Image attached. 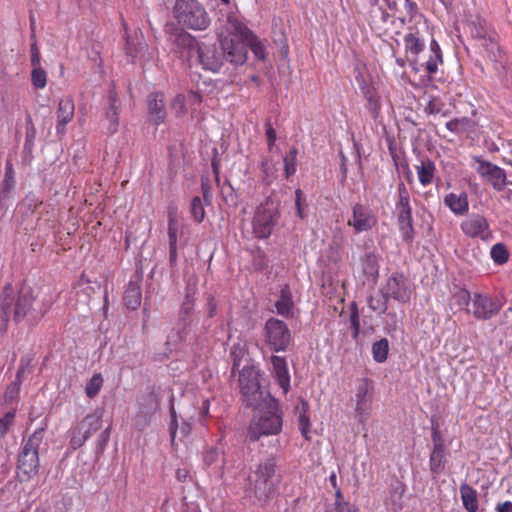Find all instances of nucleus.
<instances>
[{"label": "nucleus", "mask_w": 512, "mask_h": 512, "mask_svg": "<svg viewBox=\"0 0 512 512\" xmlns=\"http://www.w3.org/2000/svg\"><path fill=\"white\" fill-rule=\"evenodd\" d=\"M88 439L89 438L86 437V435L83 432H79L76 426L72 431L70 445L74 450H76L82 447Z\"/></svg>", "instance_id": "53"}, {"label": "nucleus", "mask_w": 512, "mask_h": 512, "mask_svg": "<svg viewBox=\"0 0 512 512\" xmlns=\"http://www.w3.org/2000/svg\"><path fill=\"white\" fill-rule=\"evenodd\" d=\"M201 189L203 194V200L205 201L206 205H209L212 201V193L209 184L204 180L201 183Z\"/></svg>", "instance_id": "63"}, {"label": "nucleus", "mask_w": 512, "mask_h": 512, "mask_svg": "<svg viewBox=\"0 0 512 512\" xmlns=\"http://www.w3.org/2000/svg\"><path fill=\"white\" fill-rule=\"evenodd\" d=\"M384 322H385L386 328L389 331H396L398 329L401 321L397 317L396 313H387Z\"/></svg>", "instance_id": "56"}, {"label": "nucleus", "mask_w": 512, "mask_h": 512, "mask_svg": "<svg viewBox=\"0 0 512 512\" xmlns=\"http://www.w3.org/2000/svg\"><path fill=\"white\" fill-rule=\"evenodd\" d=\"M468 123V119L467 118H461V119H453V120H450L446 123V128L453 132V133H456V134H460L465 125Z\"/></svg>", "instance_id": "54"}, {"label": "nucleus", "mask_w": 512, "mask_h": 512, "mask_svg": "<svg viewBox=\"0 0 512 512\" xmlns=\"http://www.w3.org/2000/svg\"><path fill=\"white\" fill-rule=\"evenodd\" d=\"M39 204H41L39 199L35 195L30 194L27 195L25 199L22 201V203L20 204V208L24 207L27 208L29 211L34 212Z\"/></svg>", "instance_id": "55"}, {"label": "nucleus", "mask_w": 512, "mask_h": 512, "mask_svg": "<svg viewBox=\"0 0 512 512\" xmlns=\"http://www.w3.org/2000/svg\"><path fill=\"white\" fill-rule=\"evenodd\" d=\"M265 411H259L250 422L248 436L251 441H257L261 436L277 435L282 429V412L273 398L262 402Z\"/></svg>", "instance_id": "4"}, {"label": "nucleus", "mask_w": 512, "mask_h": 512, "mask_svg": "<svg viewBox=\"0 0 512 512\" xmlns=\"http://www.w3.org/2000/svg\"><path fill=\"white\" fill-rule=\"evenodd\" d=\"M262 181L265 185H271L277 178L276 165L268 159L261 162Z\"/></svg>", "instance_id": "38"}, {"label": "nucleus", "mask_w": 512, "mask_h": 512, "mask_svg": "<svg viewBox=\"0 0 512 512\" xmlns=\"http://www.w3.org/2000/svg\"><path fill=\"white\" fill-rule=\"evenodd\" d=\"M175 49L189 64H199L204 70L218 72L223 64V56L214 45L199 43L191 34L181 32L176 35Z\"/></svg>", "instance_id": "2"}, {"label": "nucleus", "mask_w": 512, "mask_h": 512, "mask_svg": "<svg viewBox=\"0 0 512 512\" xmlns=\"http://www.w3.org/2000/svg\"><path fill=\"white\" fill-rule=\"evenodd\" d=\"M271 372L277 380L284 393H287L290 388V374L287 362L284 357L272 355L270 358Z\"/></svg>", "instance_id": "22"}, {"label": "nucleus", "mask_w": 512, "mask_h": 512, "mask_svg": "<svg viewBox=\"0 0 512 512\" xmlns=\"http://www.w3.org/2000/svg\"><path fill=\"white\" fill-rule=\"evenodd\" d=\"M471 33L473 36L483 39V46L485 47L487 55L491 61L496 63L502 61L503 54L498 43L492 37L486 38V32L482 27L480 29H476V31H471Z\"/></svg>", "instance_id": "28"}, {"label": "nucleus", "mask_w": 512, "mask_h": 512, "mask_svg": "<svg viewBox=\"0 0 512 512\" xmlns=\"http://www.w3.org/2000/svg\"><path fill=\"white\" fill-rule=\"evenodd\" d=\"M406 492V485L399 479H394L389 485L388 496L385 500L386 506L393 512H399L403 508V496Z\"/></svg>", "instance_id": "23"}, {"label": "nucleus", "mask_w": 512, "mask_h": 512, "mask_svg": "<svg viewBox=\"0 0 512 512\" xmlns=\"http://www.w3.org/2000/svg\"><path fill=\"white\" fill-rule=\"evenodd\" d=\"M444 204L455 215H464L469 210L468 195L466 192L459 194L449 193L444 197Z\"/></svg>", "instance_id": "27"}, {"label": "nucleus", "mask_w": 512, "mask_h": 512, "mask_svg": "<svg viewBox=\"0 0 512 512\" xmlns=\"http://www.w3.org/2000/svg\"><path fill=\"white\" fill-rule=\"evenodd\" d=\"M45 427L36 429L24 442L19 455L17 469L21 481L34 477L40 467L39 447L44 439Z\"/></svg>", "instance_id": "5"}, {"label": "nucleus", "mask_w": 512, "mask_h": 512, "mask_svg": "<svg viewBox=\"0 0 512 512\" xmlns=\"http://www.w3.org/2000/svg\"><path fill=\"white\" fill-rule=\"evenodd\" d=\"M354 409V419L365 429L372 415L374 401V384L368 378L358 379L350 399Z\"/></svg>", "instance_id": "7"}, {"label": "nucleus", "mask_w": 512, "mask_h": 512, "mask_svg": "<svg viewBox=\"0 0 512 512\" xmlns=\"http://www.w3.org/2000/svg\"><path fill=\"white\" fill-rule=\"evenodd\" d=\"M404 47L411 69L419 72V57L424 52L425 43L416 33H407L404 38Z\"/></svg>", "instance_id": "20"}, {"label": "nucleus", "mask_w": 512, "mask_h": 512, "mask_svg": "<svg viewBox=\"0 0 512 512\" xmlns=\"http://www.w3.org/2000/svg\"><path fill=\"white\" fill-rule=\"evenodd\" d=\"M496 512H512V502L504 501L502 503H498L496 508Z\"/></svg>", "instance_id": "64"}, {"label": "nucleus", "mask_w": 512, "mask_h": 512, "mask_svg": "<svg viewBox=\"0 0 512 512\" xmlns=\"http://www.w3.org/2000/svg\"><path fill=\"white\" fill-rule=\"evenodd\" d=\"M302 199H303V193H302L301 189H297L295 191V205H296L297 215L301 219H304L306 217V215L301 206Z\"/></svg>", "instance_id": "59"}, {"label": "nucleus", "mask_w": 512, "mask_h": 512, "mask_svg": "<svg viewBox=\"0 0 512 512\" xmlns=\"http://www.w3.org/2000/svg\"><path fill=\"white\" fill-rule=\"evenodd\" d=\"M116 94L113 91L109 93V103L110 107L106 112V118L109 121L108 131L110 134H113L117 131L118 127V109L116 106Z\"/></svg>", "instance_id": "36"}, {"label": "nucleus", "mask_w": 512, "mask_h": 512, "mask_svg": "<svg viewBox=\"0 0 512 512\" xmlns=\"http://www.w3.org/2000/svg\"><path fill=\"white\" fill-rule=\"evenodd\" d=\"M102 412L97 410L88 414L78 425L79 432L90 438L101 426Z\"/></svg>", "instance_id": "29"}, {"label": "nucleus", "mask_w": 512, "mask_h": 512, "mask_svg": "<svg viewBox=\"0 0 512 512\" xmlns=\"http://www.w3.org/2000/svg\"><path fill=\"white\" fill-rule=\"evenodd\" d=\"M19 389H20L19 384L15 383V382L11 383L7 387V390L5 393V398L7 400H13L16 397V395L19 393Z\"/></svg>", "instance_id": "62"}, {"label": "nucleus", "mask_w": 512, "mask_h": 512, "mask_svg": "<svg viewBox=\"0 0 512 512\" xmlns=\"http://www.w3.org/2000/svg\"><path fill=\"white\" fill-rule=\"evenodd\" d=\"M474 161L477 163V166L475 167L476 171L494 189L502 191L506 187L507 177L504 169L489 161L481 159L480 157H475Z\"/></svg>", "instance_id": "14"}, {"label": "nucleus", "mask_w": 512, "mask_h": 512, "mask_svg": "<svg viewBox=\"0 0 512 512\" xmlns=\"http://www.w3.org/2000/svg\"><path fill=\"white\" fill-rule=\"evenodd\" d=\"M461 231L469 238H479L483 241L492 239V231L487 219L478 213L467 216L460 224Z\"/></svg>", "instance_id": "13"}, {"label": "nucleus", "mask_w": 512, "mask_h": 512, "mask_svg": "<svg viewBox=\"0 0 512 512\" xmlns=\"http://www.w3.org/2000/svg\"><path fill=\"white\" fill-rule=\"evenodd\" d=\"M364 272L369 275L378 273L377 259L374 254H367L363 259Z\"/></svg>", "instance_id": "52"}, {"label": "nucleus", "mask_w": 512, "mask_h": 512, "mask_svg": "<svg viewBox=\"0 0 512 512\" xmlns=\"http://www.w3.org/2000/svg\"><path fill=\"white\" fill-rule=\"evenodd\" d=\"M239 388L243 401L251 407L260 408L262 402L270 398L260 387L259 370L253 365H245L239 372Z\"/></svg>", "instance_id": "9"}, {"label": "nucleus", "mask_w": 512, "mask_h": 512, "mask_svg": "<svg viewBox=\"0 0 512 512\" xmlns=\"http://www.w3.org/2000/svg\"><path fill=\"white\" fill-rule=\"evenodd\" d=\"M277 314L283 317H290L293 310V301L288 286L281 289L280 297L275 303Z\"/></svg>", "instance_id": "34"}, {"label": "nucleus", "mask_w": 512, "mask_h": 512, "mask_svg": "<svg viewBox=\"0 0 512 512\" xmlns=\"http://www.w3.org/2000/svg\"><path fill=\"white\" fill-rule=\"evenodd\" d=\"M185 96L188 111H191L192 113L196 112L202 103V96L193 90L188 91Z\"/></svg>", "instance_id": "50"}, {"label": "nucleus", "mask_w": 512, "mask_h": 512, "mask_svg": "<svg viewBox=\"0 0 512 512\" xmlns=\"http://www.w3.org/2000/svg\"><path fill=\"white\" fill-rule=\"evenodd\" d=\"M51 299L37 301L28 287H22L15 296L11 285H6L0 296V330L6 332L10 316L16 323L40 319L50 309Z\"/></svg>", "instance_id": "1"}, {"label": "nucleus", "mask_w": 512, "mask_h": 512, "mask_svg": "<svg viewBox=\"0 0 512 512\" xmlns=\"http://www.w3.org/2000/svg\"><path fill=\"white\" fill-rule=\"evenodd\" d=\"M190 212L193 219L200 223L204 220L205 210L203 200L199 196H195L191 201Z\"/></svg>", "instance_id": "47"}, {"label": "nucleus", "mask_w": 512, "mask_h": 512, "mask_svg": "<svg viewBox=\"0 0 512 512\" xmlns=\"http://www.w3.org/2000/svg\"><path fill=\"white\" fill-rule=\"evenodd\" d=\"M472 294L466 289H460L454 293L452 297V304L459 309H469L471 306Z\"/></svg>", "instance_id": "42"}, {"label": "nucleus", "mask_w": 512, "mask_h": 512, "mask_svg": "<svg viewBox=\"0 0 512 512\" xmlns=\"http://www.w3.org/2000/svg\"><path fill=\"white\" fill-rule=\"evenodd\" d=\"M194 311V299L187 293L185 300L183 301L180 311H179V320H178V338L179 340L184 339V335L187 333L191 326V315Z\"/></svg>", "instance_id": "25"}, {"label": "nucleus", "mask_w": 512, "mask_h": 512, "mask_svg": "<svg viewBox=\"0 0 512 512\" xmlns=\"http://www.w3.org/2000/svg\"><path fill=\"white\" fill-rule=\"evenodd\" d=\"M443 63L441 48L435 39H432L427 52L421 53L419 57V72L425 70L428 76L437 73L438 67Z\"/></svg>", "instance_id": "18"}, {"label": "nucleus", "mask_w": 512, "mask_h": 512, "mask_svg": "<svg viewBox=\"0 0 512 512\" xmlns=\"http://www.w3.org/2000/svg\"><path fill=\"white\" fill-rule=\"evenodd\" d=\"M171 108L178 116L186 114L188 112V107L186 104L185 94L176 95L172 101Z\"/></svg>", "instance_id": "51"}, {"label": "nucleus", "mask_w": 512, "mask_h": 512, "mask_svg": "<svg viewBox=\"0 0 512 512\" xmlns=\"http://www.w3.org/2000/svg\"><path fill=\"white\" fill-rule=\"evenodd\" d=\"M278 220L277 210L273 205H261L256 209L252 220L253 234L256 238H268Z\"/></svg>", "instance_id": "12"}, {"label": "nucleus", "mask_w": 512, "mask_h": 512, "mask_svg": "<svg viewBox=\"0 0 512 512\" xmlns=\"http://www.w3.org/2000/svg\"><path fill=\"white\" fill-rule=\"evenodd\" d=\"M350 327L352 328V337L354 339H357L359 333H360V318H359V312L357 309V306L355 303L351 305L350 308Z\"/></svg>", "instance_id": "48"}, {"label": "nucleus", "mask_w": 512, "mask_h": 512, "mask_svg": "<svg viewBox=\"0 0 512 512\" xmlns=\"http://www.w3.org/2000/svg\"><path fill=\"white\" fill-rule=\"evenodd\" d=\"M103 383V376L100 373H95L85 387L86 396L90 399L95 398L102 389Z\"/></svg>", "instance_id": "39"}, {"label": "nucleus", "mask_w": 512, "mask_h": 512, "mask_svg": "<svg viewBox=\"0 0 512 512\" xmlns=\"http://www.w3.org/2000/svg\"><path fill=\"white\" fill-rule=\"evenodd\" d=\"M388 298L382 291L381 295L371 296L368 300L369 308L377 313H385L387 310Z\"/></svg>", "instance_id": "46"}, {"label": "nucleus", "mask_w": 512, "mask_h": 512, "mask_svg": "<svg viewBox=\"0 0 512 512\" xmlns=\"http://www.w3.org/2000/svg\"><path fill=\"white\" fill-rule=\"evenodd\" d=\"M218 36L223 59L235 65L244 64L248 53L247 39H250L251 31L236 16H228Z\"/></svg>", "instance_id": "3"}, {"label": "nucleus", "mask_w": 512, "mask_h": 512, "mask_svg": "<svg viewBox=\"0 0 512 512\" xmlns=\"http://www.w3.org/2000/svg\"><path fill=\"white\" fill-rule=\"evenodd\" d=\"M279 483L280 475L276 472L275 458L261 460L253 471L255 494L259 498H268L276 492Z\"/></svg>", "instance_id": "8"}, {"label": "nucleus", "mask_w": 512, "mask_h": 512, "mask_svg": "<svg viewBox=\"0 0 512 512\" xmlns=\"http://www.w3.org/2000/svg\"><path fill=\"white\" fill-rule=\"evenodd\" d=\"M382 291L388 299L391 298L401 303L408 302L411 297L410 286L402 274L391 275Z\"/></svg>", "instance_id": "17"}, {"label": "nucleus", "mask_w": 512, "mask_h": 512, "mask_svg": "<svg viewBox=\"0 0 512 512\" xmlns=\"http://www.w3.org/2000/svg\"><path fill=\"white\" fill-rule=\"evenodd\" d=\"M31 82L36 89H43L47 84V73L40 66H32Z\"/></svg>", "instance_id": "43"}, {"label": "nucleus", "mask_w": 512, "mask_h": 512, "mask_svg": "<svg viewBox=\"0 0 512 512\" xmlns=\"http://www.w3.org/2000/svg\"><path fill=\"white\" fill-rule=\"evenodd\" d=\"M418 180L424 187L430 185L435 176L436 166L435 163L429 159L421 160L418 165H415Z\"/></svg>", "instance_id": "31"}, {"label": "nucleus", "mask_w": 512, "mask_h": 512, "mask_svg": "<svg viewBox=\"0 0 512 512\" xmlns=\"http://www.w3.org/2000/svg\"><path fill=\"white\" fill-rule=\"evenodd\" d=\"M250 47L251 51L258 59L265 58V48L263 44L257 39L256 36L251 32L250 39H247V47Z\"/></svg>", "instance_id": "49"}, {"label": "nucleus", "mask_w": 512, "mask_h": 512, "mask_svg": "<svg viewBox=\"0 0 512 512\" xmlns=\"http://www.w3.org/2000/svg\"><path fill=\"white\" fill-rule=\"evenodd\" d=\"M446 465V453L442 439H435V445H433L432 452L430 454L429 466L432 474L440 475Z\"/></svg>", "instance_id": "26"}, {"label": "nucleus", "mask_w": 512, "mask_h": 512, "mask_svg": "<svg viewBox=\"0 0 512 512\" xmlns=\"http://www.w3.org/2000/svg\"><path fill=\"white\" fill-rule=\"evenodd\" d=\"M124 301L128 309L136 310L141 304V290L136 283H129L125 293Z\"/></svg>", "instance_id": "35"}, {"label": "nucleus", "mask_w": 512, "mask_h": 512, "mask_svg": "<svg viewBox=\"0 0 512 512\" xmlns=\"http://www.w3.org/2000/svg\"><path fill=\"white\" fill-rule=\"evenodd\" d=\"M75 114V104L71 96L62 97L56 109V134L62 137L66 133V126L72 121Z\"/></svg>", "instance_id": "19"}, {"label": "nucleus", "mask_w": 512, "mask_h": 512, "mask_svg": "<svg viewBox=\"0 0 512 512\" xmlns=\"http://www.w3.org/2000/svg\"><path fill=\"white\" fill-rule=\"evenodd\" d=\"M266 137H267V141H268V148H269V150H271L275 144L277 137H276V131L273 129V127L270 123L266 124Z\"/></svg>", "instance_id": "60"}, {"label": "nucleus", "mask_w": 512, "mask_h": 512, "mask_svg": "<svg viewBox=\"0 0 512 512\" xmlns=\"http://www.w3.org/2000/svg\"><path fill=\"white\" fill-rule=\"evenodd\" d=\"M246 355V347L245 344L241 341L234 343L230 350V357L233 360L232 372L234 373L236 369L240 367V364L243 358Z\"/></svg>", "instance_id": "40"}, {"label": "nucleus", "mask_w": 512, "mask_h": 512, "mask_svg": "<svg viewBox=\"0 0 512 512\" xmlns=\"http://www.w3.org/2000/svg\"><path fill=\"white\" fill-rule=\"evenodd\" d=\"M220 452L216 448H212L208 450L204 455V462L207 466H211L216 464L218 459L220 458Z\"/></svg>", "instance_id": "57"}, {"label": "nucleus", "mask_w": 512, "mask_h": 512, "mask_svg": "<svg viewBox=\"0 0 512 512\" xmlns=\"http://www.w3.org/2000/svg\"><path fill=\"white\" fill-rule=\"evenodd\" d=\"M126 49H127V53L133 58H137L138 57V52L140 50H142L144 48V46L142 44H139V49L133 44V42L130 40L129 37H127L126 39Z\"/></svg>", "instance_id": "61"}, {"label": "nucleus", "mask_w": 512, "mask_h": 512, "mask_svg": "<svg viewBox=\"0 0 512 512\" xmlns=\"http://www.w3.org/2000/svg\"><path fill=\"white\" fill-rule=\"evenodd\" d=\"M168 239L169 244H177L178 233L181 227V222L178 216V208L174 205L169 206L168 211Z\"/></svg>", "instance_id": "32"}, {"label": "nucleus", "mask_w": 512, "mask_h": 512, "mask_svg": "<svg viewBox=\"0 0 512 512\" xmlns=\"http://www.w3.org/2000/svg\"><path fill=\"white\" fill-rule=\"evenodd\" d=\"M171 420L169 424V431L171 442L174 445L176 440H183L187 436H189L192 429V422L190 419L181 418V423L178 422V416L175 411L174 405L172 404L170 407Z\"/></svg>", "instance_id": "21"}, {"label": "nucleus", "mask_w": 512, "mask_h": 512, "mask_svg": "<svg viewBox=\"0 0 512 512\" xmlns=\"http://www.w3.org/2000/svg\"><path fill=\"white\" fill-rule=\"evenodd\" d=\"M398 200L395 204L397 223L402 240L411 243L414 239V227L412 220V208L410 205V195L404 183H399L397 187Z\"/></svg>", "instance_id": "10"}, {"label": "nucleus", "mask_w": 512, "mask_h": 512, "mask_svg": "<svg viewBox=\"0 0 512 512\" xmlns=\"http://www.w3.org/2000/svg\"><path fill=\"white\" fill-rule=\"evenodd\" d=\"M31 52V65L32 66H40L41 65V55L40 51L37 47L36 42H33L30 47Z\"/></svg>", "instance_id": "58"}, {"label": "nucleus", "mask_w": 512, "mask_h": 512, "mask_svg": "<svg viewBox=\"0 0 512 512\" xmlns=\"http://www.w3.org/2000/svg\"><path fill=\"white\" fill-rule=\"evenodd\" d=\"M490 256L494 263L503 265L509 259V253L506 246L502 243H497L492 246Z\"/></svg>", "instance_id": "41"}, {"label": "nucleus", "mask_w": 512, "mask_h": 512, "mask_svg": "<svg viewBox=\"0 0 512 512\" xmlns=\"http://www.w3.org/2000/svg\"><path fill=\"white\" fill-rule=\"evenodd\" d=\"M174 17L183 27L192 30H205L210 19L204 7L197 0H176Z\"/></svg>", "instance_id": "6"}, {"label": "nucleus", "mask_w": 512, "mask_h": 512, "mask_svg": "<svg viewBox=\"0 0 512 512\" xmlns=\"http://www.w3.org/2000/svg\"><path fill=\"white\" fill-rule=\"evenodd\" d=\"M377 222V216L369 206L357 203L352 207V216L348 220V225L353 227L356 233L370 231Z\"/></svg>", "instance_id": "16"}, {"label": "nucleus", "mask_w": 512, "mask_h": 512, "mask_svg": "<svg viewBox=\"0 0 512 512\" xmlns=\"http://www.w3.org/2000/svg\"><path fill=\"white\" fill-rule=\"evenodd\" d=\"M16 417V411L10 410L0 417V439L6 437L8 432L14 426Z\"/></svg>", "instance_id": "45"}, {"label": "nucleus", "mask_w": 512, "mask_h": 512, "mask_svg": "<svg viewBox=\"0 0 512 512\" xmlns=\"http://www.w3.org/2000/svg\"><path fill=\"white\" fill-rule=\"evenodd\" d=\"M389 353V342L386 338H382L372 345V356L377 363H383L387 360Z\"/></svg>", "instance_id": "37"}, {"label": "nucleus", "mask_w": 512, "mask_h": 512, "mask_svg": "<svg viewBox=\"0 0 512 512\" xmlns=\"http://www.w3.org/2000/svg\"><path fill=\"white\" fill-rule=\"evenodd\" d=\"M148 114L150 121L155 125H159L164 122L166 118V110L163 93L155 92L149 96Z\"/></svg>", "instance_id": "24"}, {"label": "nucleus", "mask_w": 512, "mask_h": 512, "mask_svg": "<svg viewBox=\"0 0 512 512\" xmlns=\"http://www.w3.org/2000/svg\"><path fill=\"white\" fill-rule=\"evenodd\" d=\"M297 155V148L292 147L284 157V170L286 178H290L296 172Z\"/></svg>", "instance_id": "44"}, {"label": "nucleus", "mask_w": 512, "mask_h": 512, "mask_svg": "<svg viewBox=\"0 0 512 512\" xmlns=\"http://www.w3.org/2000/svg\"><path fill=\"white\" fill-rule=\"evenodd\" d=\"M309 404L306 401H301L300 405L296 407L298 414V427L302 436L309 440L310 439V415H309Z\"/></svg>", "instance_id": "33"}, {"label": "nucleus", "mask_w": 512, "mask_h": 512, "mask_svg": "<svg viewBox=\"0 0 512 512\" xmlns=\"http://www.w3.org/2000/svg\"><path fill=\"white\" fill-rule=\"evenodd\" d=\"M265 344L273 352L285 351L291 342V332L287 324L276 318H269L263 329Z\"/></svg>", "instance_id": "11"}, {"label": "nucleus", "mask_w": 512, "mask_h": 512, "mask_svg": "<svg viewBox=\"0 0 512 512\" xmlns=\"http://www.w3.org/2000/svg\"><path fill=\"white\" fill-rule=\"evenodd\" d=\"M460 494L465 510L467 512H478L479 503L477 491L465 482L460 486Z\"/></svg>", "instance_id": "30"}, {"label": "nucleus", "mask_w": 512, "mask_h": 512, "mask_svg": "<svg viewBox=\"0 0 512 512\" xmlns=\"http://www.w3.org/2000/svg\"><path fill=\"white\" fill-rule=\"evenodd\" d=\"M499 302L487 294L473 293L471 306L467 312L480 320H486L494 316L500 310Z\"/></svg>", "instance_id": "15"}]
</instances>
